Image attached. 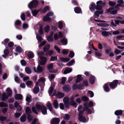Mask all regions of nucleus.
<instances>
[{"instance_id":"obj_1","label":"nucleus","mask_w":124,"mask_h":124,"mask_svg":"<svg viewBox=\"0 0 124 124\" xmlns=\"http://www.w3.org/2000/svg\"><path fill=\"white\" fill-rule=\"evenodd\" d=\"M97 7L96 9L98 10L94 12V14L97 16H99V15L103 13V11L102 9V7L105 6L106 4L105 2H102V1L100 0L97 2Z\"/></svg>"},{"instance_id":"obj_2","label":"nucleus","mask_w":124,"mask_h":124,"mask_svg":"<svg viewBox=\"0 0 124 124\" xmlns=\"http://www.w3.org/2000/svg\"><path fill=\"white\" fill-rule=\"evenodd\" d=\"M36 108L38 111L41 110L42 113L43 114L46 115L47 114L46 108L45 106L41 105L39 104H37L36 105Z\"/></svg>"},{"instance_id":"obj_3","label":"nucleus","mask_w":124,"mask_h":124,"mask_svg":"<svg viewBox=\"0 0 124 124\" xmlns=\"http://www.w3.org/2000/svg\"><path fill=\"white\" fill-rule=\"evenodd\" d=\"M38 4V2L36 0H33L29 4V8L31 9L33 8H36Z\"/></svg>"},{"instance_id":"obj_4","label":"nucleus","mask_w":124,"mask_h":124,"mask_svg":"<svg viewBox=\"0 0 124 124\" xmlns=\"http://www.w3.org/2000/svg\"><path fill=\"white\" fill-rule=\"evenodd\" d=\"M117 10L114 9V8H110L106 10L107 12L111 14H114L117 13Z\"/></svg>"},{"instance_id":"obj_5","label":"nucleus","mask_w":124,"mask_h":124,"mask_svg":"<svg viewBox=\"0 0 124 124\" xmlns=\"http://www.w3.org/2000/svg\"><path fill=\"white\" fill-rule=\"evenodd\" d=\"M83 112V111H79L78 114L79 117L78 119L80 121L84 122L85 121L86 119L84 117L82 116V114Z\"/></svg>"},{"instance_id":"obj_6","label":"nucleus","mask_w":124,"mask_h":124,"mask_svg":"<svg viewBox=\"0 0 124 124\" xmlns=\"http://www.w3.org/2000/svg\"><path fill=\"white\" fill-rule=\"evenodd\" d=\"M69 98L68 97H65L63 99V101L66 108H68L69 106Z\"/></svg>"},{"instance_id":"obj_7","label":"nucleus","mask_w":124,"mask_h":124,"mask_svg":"<svg viewBox=\"0 0 124 124\" xmlns=\"http://www.w3.org/2000/svg\"><path fill=\"white\" fill-rule=\"evenodd\" d=\"M39 61L40 64L43 65L46 62L47 58L45 57L41 56L40 57Z\"/></svg>"},{"instance_id":"obj_8","label":"nucleus","mask_w":124,"mask_h":124,"mask_svg":"<svg viewBox=\"0 0 124 124\" xmlns=\"http://www.w3.org/2000/svg\"><path fill=\"white\" fill-rule=\"evenodd\" d=\"M60 122L59 119L58 118H53L51 121V124H58Z\"/></svg>"},{"instance_id":"obj_9","label":"nucleus","mask_w":124,"mask_h":124,"mask_svg":"<svg viewBox=\"0 0 124 124\" xmlns=\"http://www.w3.org/2000/svg\"><path fill=\"white\" fill-rule=\"evenodd\" d=\"M118 84V81L117 80L113 81V82L109 84V86L111 88H114Z\"/></svg>"},{"instance_id":"obj_10","label":"nucleus","mask_w":124,"mask_h":124,"mask_svg":"<svg viewBox=\"0 0 124 124\" xmlns=\"http://www.w3.org/2000/svg\"><path fill=\"white\" fill-rule=\"evenodd\" d=\"M56 95L57 97L59 98H61L63 97L64 96V94L61 92H58L57 95L55 93L52 95V96Z\"/></svg>"},{"instance_id":"obj_11","label":"nucleus","mask_w":124,"mask_h":124,"mask_svg":"<svg viewBox=\"0 0 124 124\" xmlns=\"http://www.w3.org/2000/svg\"><path fill=\"white\" fill-rule=\"evenodd\" d=\"M62 88L63 91L67 92L69 91L70 89V87L69 85H65L63 86Z\"/></svg>"},{"instance_id":"obj_12","label":"nucleus","mask_w":124,"mask_h":124,"mask_svg":"<svg viewBox=\"0 0 124 124\" xmlns=\"http://www.w3.org/2000/svg\"><path fill=\"white\" fill-rule=\"evenodd\" d=\"M85 107L83 108V109L84 110H86L87 111V113L89 114H91L92 113L91 110L88 108V107L87 106V103H85L84 104Z\"/></svg>"},{"instance_id":"obj_13","label":"nucleus","mask_w":124,"mask_h":124,"mask_svg":"<svg viewBox=\"0 0 124 124\" xmlns=\"http://www.w3.org/2000/svg\"><path fill=\"white\" fill-rule=\"evenodd\" d=\"M31 96L29 94H27V95L26 98V101L28 102V103H26V104L28 105L29 103L31 101Z\"/></svg>"},{"instance_id":"obj_14","label":"nucleus","mask_w":124,"mask_h":124,"mask_svg":"<svg viewBox=\"0 0 124 124\" xmlns=\"http://www.w3.org/2000/svg\"><path fill=\"white\" fill-rule=\"evenodd\" d=\"M47 106L48 107L49 110L50 111L54 113H55V111H54L53 110L52 105L50 102H48L47 103Z\"/></svg>"},{"instance_id":"obj_15","label":"nucleus","mask_w":124,"mask_h":124,"mask_svg":"<svg viewBox=\"0 0 124 124\" xmlns=\"http://www.w3.org/2000/svg\"><path fill=\"white\" fill-rule=\"evenodd\" d=\"M8 95H7L6 93H3L2 94L1 98L2 100L3 101H5L7 99L8 97Z\"/></svg>"},{"instance_id":"obj_16","label":"nucleus","mask_w":124,"mask_h":124,"mask_svg":"<svg viewBox=\"0 0 124 124\" xmlns=\"http://www.w3.org/2000/svg\"><path fill=\"white\" fill-rule=\"evenodd\" d=\"M8 96H12V91L10 88H8L6 90Z\"/></svg>"},{"instance_id":"obj_17","label":"nucleus","mask_w":124,"mask_h":124,"mask_svg":"<svg viewBox=\"0 0 124 124\" xmlns=\"http://www.w3.org/2000/svg\"><path fill=\"white\" fill-rule=\"evenodd\" d=\"M82 80V78L81 75H78L77 76V78L76 79L75 81V82L76 83H78L80 82Z\"/></svg>"},{"instance_id":"obj_18","label":"nucleus","mask_w":124,"mask_h":124,"mask_svg":"<svg viewBox=\"0 0 124 124\" xmlns=\"http://www.w3.org/2000/svg\"><path fill=\"white\" fill-rule=\"evenodd\" d=\"M4 54L2 55L3 57L4 58H6L9 53L7 49H5L4 51Z\"/></svg>"},{"instance_id":"obj_19","label":"nucleus","mask_w":124,"mask_h":124,"mask_svg":"<svg viewBox=\"0 0 124 124\" xmlns=\"http://www.w3.org/2000/svg\"><path fill=\"white\" fill-rule=\"evenodd\" d=\"M45 79L44 78L41 77L39 79V81L38 82L36 83V85H39V83L42 82L43 83L45 81Z\"/></svg>"},{"instance_id":"obj_20","label":"nucleus","mask_w":124,"mask_h":124,"mask_svg":"<svg viewBox=\"0 0 124 124\" xmlns=\"http://www.w3.org/2000/svg\"><path fill=\"white\" fill-rule=\"evenodd\" d=\"M97 25L101 26L108 27L109 26V24L105 23H97Z\"/></svg>"},{"instance_id":"obj_21","label":"nucleus","mask_w":124,"mask_h":124,"mask_svg":"<svg viewBox=\"0 0 124 124\" xmlns=\"http://www.w3.org/2000/svg\"><path fill=\"white\" fill-rule=\"evenodd\" d=\"M89 8L92 12H93L94 11L96 8L95 4H92L91 5V7H89Z\"/></svg>"},{"instance_id":"obj_22","label":"nucleus","mask_w":124,"mask_h":124,"mask_svg":"<svg viewBox=\"0 0 124 124\" xmlns=\"http://www.w3.org/2000/svg\"><path fill=\"white\" fill-rule=\"evenodd\" d=\"M15 98L16 100H21L22 99V96L21 94H16L15 96Z\"/></svg>"},{"instance_id":"obj_23","label":"nucleus","mask_w":124,"mask_h":124,"mask_svg":"<svg viewBox=\"0 0 124 124\" xmlns=\"http://www.w3.org/2000/svg\"><path fill=\"white\" fill-rule=\"evenodd\" d=\"M26 116L25 114H23L20 118V120L22 122H24L26 121Z\"/></svg>"},{"instance_id":"obj_24","label":"nucleus","mask_w":124,"mask_h":124,"mask_svg":"<svg viewBox=\"0 0 124 124\" xmlns=\"http://www.w3.org/2000/svg\"><path fill=\"white\" fill-rule=\"evenodd\" d=\"M60 59L62 61L64 62H67L70 60V59L68 58H64L62 57L60 58Z\"/></svg>"},{"instance_id":"obj_25","label":"nucleus","mask_w":124,"mask_h":124,"mask_svg":"<svg viewBox=\"0 0 124 124\" xmlns=\"http://www.w3.org/2000/svg\"><path fill=\"white\" fill-rule=\"evenodd\" d=\"M53 105L55 108H57L59 107L58 103L56 100H55L54 101Z\"/></svg>"},{"instance_id":"obj_26","label":"nucleus","mask_w":124,"mask_h":124,"mask_svg":"<svg viewBox=\"0 0 124 124\" xmlns=\"http://www.w3.org/2000/svg\"><path fill=\"white\" fill-rule=\"evenodd\" d=\"M43 70L42 67H41L40 65L38 66L37 68V72L38 73L41 72Z\"/></svg>"},{"instance_id":"obj_27","label":"nucleus","mask_w":124,"mask_h":124,"mask_svg":"<svg viewBox=\"0 0 124 124\" xmlns=\"http://www.w3.org/2000/svg\"><path fill=\"white\" fill-rule=\"evenodd\" d=\"M25 112L28 115H29L30 114L31 111V109L29 107H26L25 108Z\"/></svg>"},{"instance_id":"obj_28","label":"nucleus","mask_w":124,"mask_h":124,"mask_svg":"<svg viewBox=\"0 0 124 124\" xmlns=\"http://www.w3.org/2000/svg\"><path fill=\"white\" fill-rule=\"evenodd\" d=\"M74 11L77 13H79L81 12V10L79 8L77 7L74 8Z\"/></svg>"},{"instance_id":"obj_29","label":"nucleus","mask_w":124,"mask_h":124,"mask_svg":"<svg viewBox=\"0 0 124 124\" xmlns=\"http://www.w3.org/2000/svg\"><path fill=\"white\" fill-rule=\"evenodd\" d=\"M95 78L93 76H91L90 79L89 81L90 84H93L95 81Z\"/></svg>"},{"instance_id":"obj_30","label":"nucleus","mask_w":124,"mask_h":124,"mask_svg":"<svg viewBox=\"0 0 124 124\" xmlns=\"http://www.w3.org/2000/svg\"><path fill=\"white\" fill-rule=\"evenodd\" d=\"M72 71V69L71 68H68L65 69L64 71V74H65L71 72Z\"/></svg>"},{"instance_id":"obj_31","label":"nucleus","mask_w":124,"mask_h":124,"mask_svg":"<svg viewBox=\"0 0 124 124\" xmlns=\"http://www.w3.org/2000/svg\"><path fill=\"white\" fill-rule=\"evenodd\" d=\"M123 112L121 110H117L116 111L115 113V114L116 115H121Z\"/></svg>"},{"instance_id":"obj_32","label":"nucleus","mask_w":124,"mask_h":124,"mask_svg":"<svg viewBox=\"0 0 124 124\" xmlns=\"http://www.w3.org/2000/svg\"><path fill=\"white\" fill-rule=\"evenodd\" d=\"M43 20L45 21L50 22L51 21V19L49 18L47 15H46V16L44 17Z\"/></svg>"},{"instance_id":"obj_33","label":"nucleus","mask_w":124,"mask_h":124,"mask_svg":"<svg viewBox=\"0 0 124 124\" xmlns=\"http://www.w3.org/2000/svg\"><path fill=\"white\" fill-rule=\"evenodd\" d=\"M104 91L106 92L109 91V88L108 84H105L104 85Z\"/></svg>"},{"instance_id":"obj_34","label":"nucleus","mask_w":124,"mask_h":124,"mask_svg":"<svg viewBox=\"0 0 124 124\" xmlns=\"http://www.w3.org/2000/svg\"><path fill=\"white\" fill-rule=\"evenodd\" d=\"M117 2L119 4L117 5L115 7V8L121 6L120 4H123L124 2L123 1V0H118L117 1Z\"/></svg>"},{"instance_id":"obj_35","label":"nucleus","mask_w":124,"mask_h":124,"mask_svg":"<svg viewBox=\"0 0 124 124\" xmlns=\"http://www.w3.org/2000/svg\"><path fill=\"white\" fill-rule=\"evenodd\" d=\"M39 91V89L38 87L35 86L33 89V92L35 93H37Z\"/></svg>"},{"instance_id":"obj_36","label":"nucleus","mask_w":124,"mask_h":124,"mask_svg":"<svg viewBox=\"0 0 124 124\" xmlns=\"http://www.w3.org/2000/svg\"><path fill=\"white\" fill-rule=\"evenodd\" d=\"M47 67L48 69L49 70V71L50 72H52V71L50 70L51 69L53 68V65L52 63H50L47 65Z\"/></svg>"},{"instance_id":"obj_37","label":"nucleus","mask_w":124,"mask_h":124,"mask_svg":"<svg viewBox=\"0 0 124 124\" xmlns=\"http://www.w3.org/2000/svg\"><path fill=\"white\" fill-rule=\"evenodd\" d=\"M8 106V105L5 103L3 102H0V106L1 107H6Z\"/></svg>"},{"instance_id":"obj_38","label":"nucleus","mask_w":124,"mask_h":124,"mask_svg":"<svg viewBox=\"0 0 124 124\" xmlns=\"http://www.w3.org/2000/svg\"><path fill=\"white\" fill-rule=\"evenodd\" d=\"M50 46V45H46L44 48L43 50L44 52L48 50L49 49Z\"/></svg>"},{"instance_id":"obj_39","label":"nucleus","mask_w":124,"mask_h":124,"mask_svg":"<svg viewBox=\"0 0 124 124\" xmlns=\"http://www.w3.org/2000/svg\"><path fill=\"white\" fill-rule=\"evenodd\" d=\"M109 34V32L104 31L102 32L101 34L103 36L106 37L108 36Z\"/></svg>"},{"instance_id":"obj_40","label":"nucleus","mask_w":124,"mask_h":124,"mask_svg":"<svg viewBox=\"0 0 124 124\" xmlns=\"http://www.w3.org/2000/svg\"><path fill=\"white\" fill-rule=\"evenodd\" d=\"M26 72L28 74H30L31 72V69L29 67H26L25 69Z\"/></svg>"},{"instance_id":"obj_41","label":"nucleus","mask_w":124,"mask_h":124,"mask_svg":"<svg viewBox=\"0 0 124 124\" xmlns=\"http://www.w3.org/2000/svg\"><path fill=\"white\" fill-rule=\"evenodd\" d=\"M62 43L64 45H66L67 44V40L66 39L64 38L62 39L61 40Z\"/></svg>"},{"instance_id":"obj_42","label":"nucleus","mask_w":124,"mask_h":124,"mask_svg":"<svg viewBox=\"0 0 124 124\" xmlns=\"http://www.w3.org/2000/svg\"><path fill=\"white\" fill-rule=\"evenodd\" d=\"M75 60L73 59L71 60L69 62L66 64L68 66H71L74 62Z\"/></svg>"},{"instance_id":"obj_43","label":"nucleus","mask_w":124,"mask_h":124,"mask_svg":"<svg viewBox=\"0 0 124 124\" xmlns=\"http://www.w3.org/2000/svg\"><path fill=\"white\" fill-rule=\"evenodd\" d=\"M49 7L47 6L45 7L42 11L43 13H46L48 10H49Z\"/></svg>"},{"instance_id":"obj_44","label":"nucleus","mask_w":124,"mask_h":124,"mask_svg":"<svg viewBox=\"0 0 124 124\" xmlns=\"http://www.w3.org/2000/svg\"><path fill=\"white\" fill-rule=\"evenodd\" d=\"M39 11V10H33L31 11L33 15L34 16H36L38 14Z\"/></svg>"},{"instance_id":"obj_45","label":"nucleus","mask_w":124,"mask_h":124,"mask_svg":"<svg viewBox=\"0 0 124 124\" xmlns=\"http://www.w3.org/2000/svg\"><path fill=\"white\" fill-rule=\"evenodd\" d=\"M29 57L30 58H32L34 57V54L32 52H29L28 54Z\"/></svg>"},{"instance_id":"obj_46","label":"nucleus","mask_w":124,"mask_h":124,"mask_svg":"<svg viewBox=\"0 0 124 124\" xmlns=\"http://www.w3.org/2000/svg\"><path fill=\"white\" fill-rule=\"evenodd\" d=\"M70 105L73 106L75 107H76L77 106L76 103L75 101L70 102Z\"/></svg>"},{"instance_id":"obj_47","label":"nucleus","mask_w":124,"mask_h":124,"mask_svg":"<svg viewBox=\"0 0 124 124\" xmlns=\"http://www.w3.org/2000/svg\"><path fill=\"white\" fill-rule=\"evenodd\" d=\"M50 28V27L48 25H47L44 28L45 31L46 32H48L49 31Z\"/></svg>"},{"instance_id":"obj_48","label":"nucleus","mask_w":124,"mask_h":124,"mask_svg":"<svg viewBox=\"0 0 124 124\" xmlns=\"http://www.w3.org/2000/svg\"><path fill=\"white\" fill-rule=\"evenodd\" d=\"M16 51L18 53H21L22 52V50L21 48L19 46H17L16 48Z\"/></svg>"},{"instance_id":"obj_49","label":"nucleus","mask_w":124,"mask_h":124,"mask_svg":"<svg viewBox=\"0 0 124 124\" xmlns=\"http://www.w3.org/2000/svg\"><path fill=\"white\" fill-rule=\"evenodd\" d=\"M108 4L110 6H113L115 5L116 3L114 2L109 1L108 2Z\"/></svg>"},{"instance_id":"obj_50","label":"nucleus","mask_w":124,"mask_h":124,"mask_svg":"<svg viewBox=\"0 0 124 124\" xmlns=\"http://www.w3.org/2000/svg\"><path fill=\"white\" fill-rule=\"evenodd\" d=\"M47 40L48 41H52L53 40V38L52 37L49 36L47 37Z\"/></svg>"},{"instance_id":"obj_51","label":"nucleus","mask_w":124,"mask_h":124,"mask_svg":"<svg viewBox=\"0 0 124 124\" xmlns=\"http://www.w3.org/2000/svg\"><path fill=\"white\" fill-rule=\"evenodd\" d=\"M70 117V116L68 114H66L63 117V118L66 120L69 119Z\"/></svg>"},{"instance_id":"obj_52","label":"nucleus","mask_w":124,"mask_h":124,"mask_svg":"<svg viewBox=\"0 0 124 124\" xmlns=\"http://www.w3.org/2000/svg\"><path fill=\"white\" fill-rule=\"evenodd\" d=\"M36 38L39 41H41L43 40L42 38L40 36L38 35H37Z\"/></svg>"},{"instance_id":"obj_53","label":"nucleus","mask_w":124,"mask_h":124,"mask_svg":"<svg viewBox=\"0 0 124 124\" xmlns=\"http://www.w3.org/2000/svg\"><path fill=\"white\" fill-rule=\"evenodd\" d=\"M9 41V39H6L4 40L3 42H2V43L4 45H5Z\"/></svg>"},{"instance_id":"obj_54","label":"nucleus","mask_w":124,"mask_h":124,"mask_svg":"<svg viewBox=\"0 0 124 124\" xmlns=\"http://www.w3.org/2000/svg\"><path fill=\"white\" fill-rule=\"evenodd\" d=\"M55 49L58 52L60 53V49L56 45H55L54 46Z\"/></svg>"},{"instance_id":"obj_55","label":"nucleus","mask_w":124,"mask_h":124,"mask_svg":"<svg viewBox=\"0 0 124 124\" xmlns=\"http://www.w3.org/2000/svg\"><path fill=\"white\" fill-rule=\"evenodd\" d=\"M82 101L86 102L88 100V98L87 97L85 96H84L82 98Z\"/></svg>"},{"instance_id":"obj_56","label":"nucleus","mask_w":124,"mask_h":124,"mask_svg":"<svg viewBox=\"0 0 124 124\" xmlns=\"http://www.w3.org/2000/svg\"><path fill=\"white\" fill-rule=\"evenodd\" d=\"M21 17L22 20L23 21L25 20V14L23 13H22L21 15Z\"/></svg>"},{"instance_id":"obj_57","label":"nucleus","mask_w":124,"mask_h":124,"mask_svg":"<svg viewBox=\"0 0 124 124\" xmlns=\"http://www.w3.org/2000/svg\"><path fill=\"white\" fill-rule=\"evenodd\" d=\"M74 55V52L72 51H71L69 54V57L71 58H73Z\"/></svg>"},{"instance_id":"obj_58","label":"nucleus","mask_w":124,"mask_h":124,"mask_svg":"<svg viewBox=\"0 0 124 124\" xmlns=\"http://www.w3.org/2000/svg\"><path fill=\"white\" fill-rule=\"evenodd\" d=\"M57 59V57L56 56H52L50 59L51 61H54Z\"/></svg>"},{"instance_id":"obj_59","label":"nucleus","mask_w":124,"mask_h":124,"mask_svg":"<svg viewBox=\"0 0 124 124\" xmlns=\"http://www.w3.org/2000/svg\"><path fill=\"white\" fill-rule=\"evenodd\" d=\"M39 56V58H40V57H41L40 56L41 55H44V53L42 52H37Z\"/></svg>"},{"instance_id":"obj_60","label":"nucleus","mask_w":124,"mask_h":124,"mask_svg":"<svg viewBox=\"0 0 124 124\" xmlns=\"http://www.w3.org/2000/svg\"><path fill=\"white\" fill-rule=\"evenodd\" d=\"M66 80V78L65 77H63L61 79V83L62 84H64Z\"/></svg>"},{"instance_id":"obj_61","label":"nucleus","mask_w":124,"mask_h":124,"mask_svg":"<svg viewBox=\"0 0 124 124\" xmlns=\"http://www.w3.org/2000/svg\"><path fill=\"white\" fill-rule=\"evenodd\" d=\"M88 92L90 94L91 97H92L93 96L94 93L92 91H88Z\"/></svg>"},{"instance_id":"obj_62","label":"nucleus","mask_w":124,"mask_h":124,"mask_svg":"<svg viewBox=\"0 0 124 124\" xmlns=\"http://www.w3.org/2000/svg\"><path fill=\"white\" fill-rule=\"evenodd\" d=\"M95 54L96 55L99 57H100L102 55V54L101 53L97 52H95Z\"/></svg>"},{"instance_id":"obj_63","label":"nucleus","mask_w":124,"mask_h":124,"mask_svg":"<svg viewBox=\"0 0 124 124\" xmlns=\"http://www.w3.org/2000/svg\"><path fill=\"white\" fill-rule=\"evenodd\" d=\"M55 77V75L53 74H50L49 76V79H51L54 78Z\"/></svg>"},{"instance_id":"obj_64","label":"nucleus","mask_w":124,"mask_h":124,"mask_svg":"<svg viewBox=\"0 0 124 124\" xmlns=\"http://www.w3.org/2000/svg\"><path fill=\"white\" fill-rule=\"evenodd\" d=\"M60 108L61 109H64V104L62 103L59 104Z\"/></svg>"}]
</instances>
